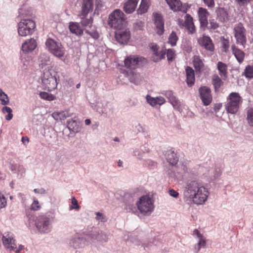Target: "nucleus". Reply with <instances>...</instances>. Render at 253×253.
I'll return each instance as SVG.
<instances>
[{"instance_id":"9d476101","label":"nucleus","mask_w":253,"mask_h":253,"mask_svg":"<svg viewBox=\"0 0 253 253\" xmlns=\"http://www.w3.org/2000/svg\"><path fill=\"white\" fill-rule=\"evenodd\" d=\"M208 191L204 186H201L200 189L196 192L195 194L191 198L194 203L197 205L204 204L207 200Z\"/></svg>"},{"instance_id":"f3484780","label":"nucleus","mask_w":253,"mask_h":253,"mask_svg":"<svg viewBox=\"0 0 253 253\" xmlns=\"http://www.w3.org/2000/svg\"><path fill=\"white\" fill-rule=\"evenodd\" d=\"M154 18V24L157 29V33L162 35L164 32V21L162 15L158 13L153 14Z\"/></svg>"},{"instance_id":"a19ab883","label":"nucleus","mask_w":253,"mask_h":253,"mask_svg":"<svg viewBox=\"0 0 253 253\" xmlns=\"http://www.w3.org/2000/svg\"><path fill=\"white\" fill-rule=\"evenodd\" d=\"M247 120L249 125L253 126V108H250L247 111Z\"/></svg>"},{"instance_id":"09e8293b","label":"nucleus","mask_w":253,"mask_h":253,"mask_svg":"<svg viewBox=\"0 0 253 253\" xmlns=\"http://www.w3.org/2000/svg\"><path fill=\"white\" fill-rule=\"evenodd\" d=\"M199 241L198 243V251H199L201 247H204L206 246V241L203 236L202 238H199Z\"/></svg>"},{"instance_id":"4be33fe9","label":"nucleus","mask_w":253,"mask_h":253,"mask_svg":"<svg viewBox=\"0 0 253 253\" xmlns=\"http://www.w3.org/2000/svg\"><path fill=\"white\" fill-rule=\"evenodd\" d=\"M165 157L167 162L171 165L175 166L178 162V157L172 149L166 151Z\"/></svg>"},{"instance_id":"ea45409f","label":"nucleus","mask_w":253,"mask_h":253,"mask_svg":"<svg viewBox=\"0 0 253 253\" xmlns=\"http://www.w3.org/2000/svg\"><path fill=\"white\" fill-rule=\"evenodd\" d=\"M83 241V239L82 238L78 237L77 239L72 240L70 244L75 249L79 248L82 246L81 244Z\"/></svg>"},{"instance_id":"8fccbe9b","label":"nucleus","mask_w":253,"mask_h":253,"mask_svg":"<svg viewBox=\"0 0 253 253\" xmlns=\"http://www.w3.org/2000/svg\"><path fill=\"white\" fill-rule=\"evenodd\" d=\"M72 204L73 206L70 207V209H76L79 210L80 207L79 206L78 203V201L76 199V198L73 197L72 198Z\"/></svg>"},{"instance_id":"c85d7f7f","label":"nucleus","mask_w":253,"mask_h":253,"mask_svg":"<svg viewBox=\"0 0 253 253\" xmlns=\"http://www.w3.org/2000/svg\"><path fill=\"white\" fill-rule=\"evenodd\" d=\"M217 68L220 77L225 80L227 77V65L222 62L219 61L217 63Z\"/></svg>"},{"instance_id":"f704fd0d","label":"nucleus","mask_w":253,"mask_h":253,"mask_svg":"<svg viewBox=\"0 0 253 253\" xmlns=\"http://www.w3.org/2000/svg\"><path fill=\"white\" fill-rule=\"evenodd\" d=\"M39 95L41 98L47 101H50L54 100L56 99V97L55 95L44 91L41 92Z\"/></svg>"},{"instance_id":"423d86ee","label":"nucleus","mask_w":253,"mask_h":253,"mask_svg":"<svg viewBox=\"0 0 253 253\" xmlns=\"http://www.w3.org/2000/svg\"><path fill=\"white\" fill-rule=\"evenodd\" d=\"M45 45L46 48L54 55L58 57L63 56L65 52L61 43L48 38L46 41Z\"/></svg>"},{"instance_id":"58836bf2","label":"nucleus","mask_w":253,"mask_h":253,"mask_svg":"<svg viewBox=\"0 0 253 253\" xmlns=\"http://www.w3.org/2000/svg\"><path fill=\"white\" fill-rule=\"evenodd\" d=\"M2 112L4 114L7 113L8 115L5 116V119L7 121H9L12 119L13 117V114L12 113V109L7 106H4L2 108Z\"/></svg>"},{"instance_id":"6e6552de","label":"nucleus","mask_w":253,"mask_h":253,"mask_svg":"<svg viewBox=\"0 0 253 253\" xmlns=\"http://www.w3.org/2000/svg\"><path fill=\"white\" fill-rule=\"evenodd\" d=\"M246 32L245 28L241 23L235 25L234 28V37L236 40V43L241 45L243 47H245L247 42Z\"/></svg>"},{"instance_id":"c756f323","label":"nucleus","mask_w":253,"mask_h":253,"mask_svg":"<svg viewBox=\"0 0 253 253\" xmlns=\"http://www.w3.org/2000/svg\"><path fill=\"white\" fill-rule=\"evenodd\" d=\"M193 65L197 72H200L204 68L203 60L199 56L195 55L193 57Z\"/></svg>"},{"instance_id":"aec40b11","label":"nucleus","mask_w":253,"mask_h":253,"mask_svg":"<svg viewBox=\"0 0 253 253\" xmlns=\"http://www.w3.org/2000/svg\"><path fill=\"white\" fill-rule=\"evenodd\" d=\"M170 8L173 11H180L186 13L187 8L182 6L180 0H166Z\"/></svg>"},{"instance_id":"ddd939ff","label":"nucleus","mask_w":253,"mask_h":253,"mask_svg":"<svg viewBox=\"0 0 253 253\" xmlns=\"http://www.w3.org/2000/svg\"><path fill=\"white\" fill-rule=\"evenodd\" d=\"M149 47L152 51L151 58L154 62H158L165 58V51L163 50H159V47L158 45L152 43L150 44Z\"/></svg>"},{"instance_id":"e2e57ef3","label":"nucleus","mask_w":253,"mask_h":253,"mask_svg":"<svg viewBox=\"0 0 253 253\" xmlns=\"http://www.w3.org/2000/svg\"><path fill=\"white\" fill-rule=\"evenodd\" d=\"M193 235H197L198 238H202L203 236L202 234H201L198 229H195L193 231Z\"/></svg>"},{"instance_id":"72a5a7b5","label":"nucleus","mask_w":253,"mask_h":253,"mask_svg":"<svg viewBox=\"0 0 253 253\" xmlns=\"http://www.w3.org/2000/svg\"><path fill=\"white\" fill-rule=\"evenodd\" d=\"M212 84L215 90L218 89L222 84L221 79L217 75H214L212 78Z\"/></svg>"},{"instance_id":"c03bdc74","label":"nucleus","mask_w":253,"mask_h":253,"mask_svg":"<svg viewBox=\"0 0 253 253\" xmlns=\"http://www.w3.org/2000/svg\"><path fill=\"white\" fill-rule=\"evenodd\" d=\"M167 56L168 60L172 61L175 56V51L172 49H169L167 50Z\"/></svg>"},{"instance_id":"13d9d810","label":"nucleus","mask_w":253,"mask_h":253,"mask_svg":"<svg viewBox=\"0 0 253 253\" xmlns=\"http://www.w3.org/2000/svg\"><path fill=\"white\" fill-rule=\"evenodd\" d=\"M169 193L171 196L174 198H177L179 195V193L172 189L169 190Z\"/></svg>"},{"instance_id":"a878e982","label":"nucleus","mask_w":253,"mask_h":253,"mask_svg":"<svg viewBox=\"0 0 253 253\" xmlns=\"http://www.w3.org/2000/svg\"><path fill=\"white\" fill-rule=\"evenodd\" d=\"M186 74V82L189 86H192L195 83V73L194 70L187 66L185 69Z\"/></svg>"},{"instance_id":"6ab92c4d","label":"nucleus","mask_w":253,"mask_h":253,"mask_svg":"<svg viewBox=\"0 0 253 253\" xmlns=\"http://www.w3.org/2000/svg\"><path fill=\"white\" fill-rule=\"evenodd\" d=\"M199 44L205 47L207 50L212 51L214 49V45L210 37L203 36L198 40Z\"/></svg>"},{"instance_id":"052dcab7","label":"nucleus","mask_w":253,"mask_h":253,"mask_svg":"<svg viewBox=\"0 0 253 253\" xmlns=\"http://www.w3.org/2000/svg\"><path fill=\"white\" fill-rule=\"evenodd\" d=\"M166 96L169 100H170V99L174 95L171 91H168L166 93Z\"/></svg>"},{"instance_id":"4468645a","label":"nucleus","mask_w":253,"mask_h":253,"mask_svg":"<svg viewBox=\"0 0 253 253\" xmlns=\"http://www.w3.org/2000/svg\"><path fill=\"white\" fill-rule=\"evenodd\" d=\"M116 40L121 44L126 43L130 38V33L128 29L121 30L115 33Z\"/></svg>"},{"instance_id":"bb28decb","label":"nucleus","mask_w":253,"mask_h":253,"mask_svg":"<svg viewBox=\"0 0 253 253\" xmlns=\"http://www.w3.org/2000/svg\"><path fill=\"white\" fill-rule=\"evenodd\" d=\"M231 49L238 62L242 63L244 60L245 53L234 44L231 46Z\"/></svg>"},{"instance_id":"49530a36","label":"nucleus","mask_w":253,"mask_h":253,"mask_svg":"<svg viewBox=\"0 0 253 253\" xmlns=\"http://www.w3.org/2000/svg\"><path fill=\"white\" fill-rule=\"evenodd\" d=\"M40 208L41 206L38 200L35 199L31 205V209L33 211H38Z\"/></svg>"},{"instance_id":"6e6d98bb","label":"nucleus","mask_w":253,"mask_h":253,"mask_svg":"<svg viewBox=\"0 0 253 253\" xmlns=\"http://www.w3.org/2000/svg\"><path fill=\"white\" fill-rule=\"evenodd\" d=\"M237 3L240 6L247 5L252 0H235Z\"/></svg>"},{"instance_id":"603ef678","label":"nucleus","mask_w":253,"mask_h":253,"mask_svg":"<svg viewBox=\"0 0 253 253\" xmlns=\"http://www.w3.org/2000/svg\"><path fill=\"white\" fill-rule=\"evenodd\" d=\"M85 33L88 35H90L92 38H93L94 39H97L99 38V35L98 33L96 31L91 32H89L88 30H85Z\"/></svg>"},{"instance_id":"7c9ffc66","label":"nucleus","mask_w":253,"mask_h":253,"mask_svg":"<svg viewBox=\"0 0 253 253\" xmlns=\"http://www.w3.org/2000/svg\"><path fill=\"white\" fill-rule=\"evenodd\" d=\"M150 5V0H141L140 4L137 11L138 14H142L146 13Z\"/></svg>"},{"instance_id":"774afa93","label":"nucleus","mask_w":253,"mask_h":253,"mask_svg":"<svg viewBox=\"0 0 253 253\" xmlns=\"http://www.w3.org/2000/svg\"><path fill=\"white\" fill-rule=\"evenodd\" d=\"M90 123H91V121H90V120L89 119H86L85 120V125H89L90 124Z\"/></svg>"},{"instance_id":"412c9836","label":"nucleus","mask_w":253,"mask_h":253,"mask_svg":"<svg viewBox=\"0 0 253 253\" xmlns=\"http://www.w3.org/2000/svg\"><path fill=\"white\" fill-rule=\"evenodd\" d=\"M198 16L200 22L201 27H206L208 24V17L209 13L206 8L200 7L198 11Z\"/></svg>"},{"instance_id":"680f3d73","label":"nucleus","mask_w":253,"mask_h":253,"mask_svg":"<svg viewBox=\"0 0 253 253\" xmlns=\"http://www.w3.org/2000/svg\"><path fill=\"white\" fill-rule=\"evenodd\" d=\"M96 8H99L102 6V0H95Z\"/></svg>"},{"instance_id":"f8f14e48","label":"nucleus","mask_w":253,"mask_h":253,"mask_svg":"<svg viewBox=\"0 0 253 253\" xmlns=\"http://www.w3.org/2000/svg\"><path fill=\"white\" fill-rule=\"evenodd\" d=\"M200 98L205 106L210 105L212 100L211 89L206 86H201L199 89Z\"/></svg>"},{"instance_id":"5701e85b","label":"nucleus","mask_w":253,"mask_h":253,"mask_svg":"<svg viewBox=\"0 0 253 253\" xmlns=\"http://www.w3.org/2000/svg\"><path fill=\"white\" fill-rule=\"evenodd\" d=\"M37 46L36 41L31 38L22 44V50L24 52H28L34 50Z\"/></svg>"},{"instance_id":"1a4fd4ad","label":"nucleus","mask_w":253,"mask_h":253,"mask_svg":"<svg viewBox=\"0 0 253 253\" xmlns=\"http://www.w3.org/2000/svg\"><path fill=\"white\" fill-rule=\"evenodd\" d=\"M184 22L179 19L178 24L181 28H185L190 34H194L196 32V28L193 22L192 17L189 14H186L184 17Z\"/></svg>"},{"instance_id":"864d4df0","label":"nucleus","mask_w":253,"mask_h":253,"mask_svg":"<svg viewBox=\"0 0 253 253\" xmlns=\"http://www.w3.org/2000/svg\"><path fill=\"white\" fill-rule=\"evenodd\" d=\"M97 216L96 217V219L98 220H101L102 222H105L106 221V219L105 216L103 215L102 213L97 212L96 213Z\"/></svg>"},{"instance_id":"de8ad7c7","label":"nucleus","mask_w":253,"mask_h":253,"mask_svg":"<svg viewBox=\"0 0 253 253\" xmlns=\"http://www.w3.org/2000/svg\"><path fill=\"white\" fill-rule=\"evenodd\" d=\"M221 44L223 51L224 52H227L229 47L228 40L223 39V41H222Z\"/></svg>"},{"instance_id":"f257e3e1","label":"nucleus","mask_w":253,"mask_h":253,"mask_svg":"<svg viewBox=\"0 0 253 253\" xmlns=\"http://www.w3.org/2000/svg\"><path fill=\"white\" fill-rule=\"evenodd\" d=\"M146 60L142 57L137 55H129L127 56L124 60V66L130 70L127 72V76L130 82L137 84L139 75L133 70L137 68L140 64L145 63Z\"/></svg>"},{"instance_id":"20e7f679","label":"nucleus","mask_w":253,"mask_h":253,"mask_svg":"<svg viewBox=\"0 0 253 253\" xmlns=\"http://www.w3.org/2000/svg\"><path fill=\"white\" fill-rule=\"evenodd\" d=\"M36 27L35 22L29 19H22L18 25V34L26 37L33 34Z\"/></svg>"},{"instance_id":"5fc2aeb1","label":"nucleus","mask_w":253,"mask_h":253,"mask_svg":"<svg viewBox=\"0 0 253 253\" xmlns=\"http://www.w3.org/2000/svg\"><path fill=\"white\" fill-rule=\"evenodd\" d=\"M219 27L218 23L214 21V20L210 21L209 28L211 29L215 30Z\"/></svg>"},{"instance_id":"473e14b6","label":"nucleus","mask_w":253,"mask_h":253,"mask_svg":"<svg viewBox=\"0 0 253 253\" xmlns=\"http://www.w3.org/2000/svg\"><path fill=\"white\" fill-rule=\"evenodd\" d=\"M217 18L221 22H224L228 20V13L224 8H220L217 11Z\"/></svg>"},{"instance_id":"79ce46f5","label":"nucleus","mask_w":253,"mask_h":253,"mask_svg":"<svg viewBox=\"0 0 253 253\" xmlns=\"http://www.w3.org/2000/svg\"><path fill=\"white\" fill-rule=\"evenodd\" d=\"M68 126L70 129H72L74 132H78V127H76L77 126V124L76 121L71 119L70 121L68 122Z\"/></svg>"},{"instance_id":"4d7b16f0","label":"nucleus","mask_w":253,"mask_h":253,"mask_svg":"<svg viewBox=\"0 0 253 253\" xmlns=\"http://www.w3.org/2000/svg\"><path fill=\"white\" fill-rule=\"evenodd\" d=\"M203 1L209 7H212L214 6V0H203Z\"/></svg>"},{"instance_id":"0eeeda50","label":"nucleus","mask_w":253,"mask_h":253,"mask_svg":"<svg viewBox=\"0 0 253 253\" xmlns=\"http://www.w3.org/2000/svg\"><path fill=\"white\" fill-rule=\"evenodd\" d=\"M42 83L44 89L49 91L55 89L57 85L56 78L52 76L48 70L44 72Z\"/></svg>"},{"instance_id":"338daca9","label":"nucleus","mask_w":253,"mask_h":253,"mask_svg":"<svg viewBox=\"0 0 253 253\" xmlns=\"http://www.w3.org/2000/svg\"><path fill=\"white\" fill-rule=\"evenodd\" d=\"M23 246L22 245H20L18 247V249H16L14 251H15L16 252H19L20 251L22 250Z\"/></svg>"},{"instance_id":"39448f33","label":"nucleus","mask_w":253,"mask_h":253,"mask_svg":"<svg viewBox=\"0 0 253 253\" xmlns=\"http://www.w3.org/2000/svg\"><path fill=\"white\" fill-rule=\"evenodd\" d=\"M136 205L140 212L144 215L150 214L154 209L152 200L148 195L141 197Z\"/></svg>"},{"instance_id":"dca6fc26","label":"nucleus","mask_w":253,"mask_h":253,"mask_svg":"<svg viewBox=\"0 0 253 253\" xmlns=\"http://www.w3.org/2000/svg\"><path fill=\"white\" fill-rule=\"evenodd\" d=\"M81 10L79 14H81V16L84 17L87 15L90 12H91L93 9V3L92 0H81Z\"/></svg>"},{"instance_id":"0e129e2a","label":"nucleus","mask_w":253,"mask_h":253,"mask_svg":"<svg viewBox=\"0 0 253 253\" xmlns=\"http://www.w3.org/2000/svg\"><path fill=\"white\" fill-rule=\"evenodd\" d=\"M21 140H22V142H23V143L24 144L28 143L29 141V138L27 136H23L22 137Z\"/></svg>"},{"instance_id":"a18cd8bd","label":"nucleus","mask_w":253,"mask_h":253,"mask_svg":"<svg viewBox=\"0 0 253 253\" xmlns=\"http://www.w3.org/2000/svg\"><path fill=\"white\" fill-rule=\"evenodd\" d=\"M9 169L12 171L13 172H16V171L19 170L20 169L25 171L24 168L22 166L17 164H11L9 167Z\"/></svg>"},{"instance_id":"f03ea898","label":"nucleus","mask_w":253,"mask_h":253,"mask_svg":"<svg viewBox=\"0 0 253 253\" xmlns=\"http://www.w3.org/2000/svg\"><path fill=\"white\" fill-rule=\"evenodd\" d=\"M243 103V98L239 93L232 92L226 98L225 109L227 113L235 114L239 110Z\"/></svg>"},{"instance_id":"b1692460","label":"nucleus","mask_w":253,"mask_h":253,"mask_svg":"<svg viewBox=\"0 0 253 253\" xmlns=\"http://www.w3.org/2000/svg\"><path fill=\"white\" fill-rule=\"evenodd\" d=\"M69 28L72 33L77 36H81L83 35L84 30L81 27L80 24L78 22H70Z\"/></svg>"},{"instance_id":"2f4dec72","label":"nucleus","mask_w":253,"mask_h":253,"mask_svg":"<svg viewBox=\"0 0 253 253\" xmlns=\"http://www.w3.org/2000/svg\"><path fill=\"white\" fill-rule=\"evenodd\" d=\"M87 15H85L83 17L81 16V14H79L78 16L81 19V24L83 26V27H89L91 28L92 26L93 19L92 16H90L89 18H87Z\"/></svg>"},{"instance_id":"e433bc0d","label":"nucleus","mask_w":253,"mask_h":253,"mask_svg":"<svg viewBox=\"0 0 253 253\" xmlns=\"http://www.w3.org/2000/svg\"><path fill=\"white\" fill-rule=\"evenodd\" d=\"M247 78H253V65H248L243 74Z\"/></svg>"},{"instance_id":"9b49d317","label":"nucleus","mask_w":253,"mask_h":253,"mask_svg":"<svg viewBox=\"0 0 253 253\" xmlns=\"http://www.w3.org/2000/svg\"><path fill=\"white\" fill-rule=\"evenodd\" d=\"M36 225L41 232H47L49 231V218L45 215L39 216L36 221Z\"/></svg>"},{"instance_id":"4c0bfd02","label":"nucleus","mask_w":253,"mask_h":253,"mask_svg":"<svg viewBox=\"0 0 253 253\" xmlns=\"http://www.w3.org/2000/svg\"><path fill=\"white\" fill-rule=\"evenodd\" d=\"M0 100L3 105H6L8 104L9 100L8 96L5 94L1 89L0 88Z\"/></svg>"},{"instance_id":"393cba45","label":"nucleus","mask_w":253,"mask_h":253,"mask_svg":"<svg viewBox=\"0 0 253 253\" xmlns=\"http://www.w3.org/2000/svg\"><path fill=\"white\" fill-rule=\"evenodd\" d=\"M138 0H128L124 5V10L127 14L132 13L135 9Z\"/></svg>"},{"instance_id":"2eb2a0df","label":"nucleus","mask_w":253,"mask_h":253,"mask_svg":"<svg viewBox=\"0 0 253 253\" xmlns=\"http://www.w3.org/2000/svg\"><path fill=\"white\" fill-rule=\"evenodd\" d=\"M202 186L196 181L193 180L187 183L185 187V193H186L189 198H191L193 196V195L195 194L196 192L200 189V188Z\"/></svg>"},{"instance_id":"37998d69","label":"nucleus","mask_w":253,"mask_h":253,"mask_svg":"<svg viewBox=\"0 0 253 253\" xmlns=\"http://www.w3.org/2000/svg\"><path fill=\"white\" fill-rule=\"evenodd\" d=\"M169 101L174 108H178L180 106V102L175 96L172 97Z\"/></svg>"},{"instance_id":"a211bd4d","label":"nucleus","mask_w":253,"mask_h":253,"mask_svg":"<svg viewBox=\"0 0 253 253\" xmlns=\"http://www.w3.org/2000/svg\"><path fill=\"white\" fill-rule=\"evenodd\" d=\"M2 242L4 246L10 251L14 250L16 249V245L15 243V240L13 238V235L10 233L6 234L3 236Z\"/></svg>"},{"instance_id":"69168bd1","label":"nucleus","mask_w":253,"mask_h":253,"mask_svg":"<svg viewBox=\"0 0 253 253\" xmlns=\"http://www.w3.org/2000/svg\"><path fill=\"white\" fill-rule=\"evenodd\" d=\"M61 114L60 113L54 112L52 114L53 118L57 120L59 118V116Z\"/></svg>"},{"instance_id":"bf43d9fd","label":"nucleus","mask_w":253,"mask_h":253,"mask_svg":"<svg viewBox=\"0 0 253 253\" xmlns=\"http://www.w3.org/2000/svg\"><path fill=\"white\" fill-rule=\"evenodd\" d=\"M34 191L37 194H44L46 193V191L43 188L35 189Z\"/></svg>"},{"instance_id":"3c124183","label":"nucleus","mask_w":253,"mask_h":253,"mask_svg":"<svg viewBox=\"0 0 253 253\" xmlns=\"http://www.w3.org/2000/svg\"><path fill=\"white\" fill-rule=\"evenodd\" d=\"M7 204L6 200L5 197L0 195V209L4 208Z\"/></svg>"},{"instance_id":"7ed1b4c3","label":"nucleus","mask_w":253,"mask_h":253,"mask_svg":"<svg viewBox=\"0 0 253 253\" xmlns=\"http://www.w3.org/2000/svg\"><path fill=\"white\" fill-rule=\"evenodd\" d=\"M108 23L111 28L121 29L126 23L125 15L120 9H115L110 14Z\"/></svg>"},{"instance_id":"cd10ccee","label":"nucleus","mask_w":253,"mask_h":253,"mask_svg":"<svg viewBox=\"0 0 253 253\" xmlns=\"http://www.w3.org/2000/svg\"><path fill=\"white\" fill-rule=\"evenodd\" d=\"M146 100L147 102L152 106H154L157 104L161 105L165 102V98L162 96L154 98L147 95L146 96Z\"/></svg>"},{"instance_id":"c9c22d12","label":"nucleus","mask_w":253,"mask_h":253,"mask_svg":"<svg viewBox=\"0 0 253 253\" xmlns=\"http://www.w3.org/2000/svg\"><path fill=\"white\" fill-rule=\"evenodd\" d=\"M178 40V38L176 35L175 32L172 31L170 34L169 39L168 42L172 46H175L176 44V42Z\"/></svg>"}]
</instances>
